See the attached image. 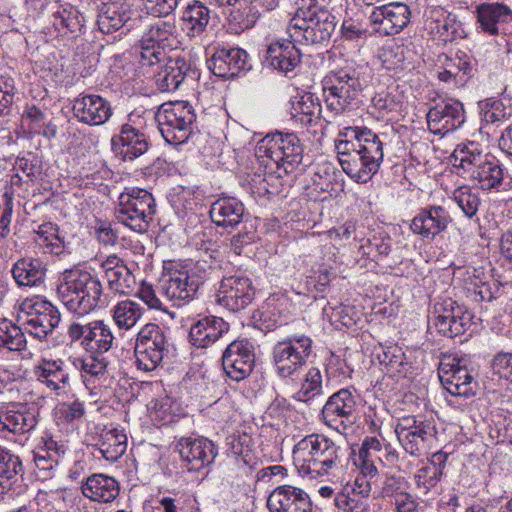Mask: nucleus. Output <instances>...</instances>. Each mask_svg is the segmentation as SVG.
<instances>
[{"label":"nucleus","instance_id":"f3484780","mask_svg":"<svg viewBox=\"0 0 512 512\" xmlns=\"http://www.w3.org/2000/svg\"><path fill=\"white\" fill-rule=\"evenodd\" d=\"M356 399L352 391L347 388L333 393L322 407L320 418L322 422L338 431H345L352 423L356 411Z\"/></svg>","mask_w":512,"mask_h":512},{"label":"nucleus","instance_id":"0eeeda50","mask_svg":"<svg viewBox=\"0 0 512 512\" xmlns=\"http://www.w3.org/2000/svg\"><path fill=\"white\" fill-rule=\"evenodd\" d=\"M58 309L40 296L24 299L19 305L17 322L34 338L43 341L59 325Z\"/></svg>","mask_w":512,"mask_h":512},{"label":"nucleus","instance_id":"c03bdc74","mask_svg":"<svg viewBox=\"0 0 512 512\" xmlns=\"http://www.w3.org/2000/svg\"><path fill=\"white\" fill-rule=\"evenodd\" d=\"M471 177L481 189L490 190L502 183L504 173L498 161L485 158L483 163L473 169Z\"/></svg>","mask_w":512,"mask_h":512},{"label":"nucleus","instance_id":"473e14b6","mask_svg":"<svg viewBox=\"0 0 512 512\" xmlns=\"http://www.w3.org/2000/svg\"><path fill=\"white\" fill-rule=\"evenodd\" d=\"M82 494L99 503H111L120 492L118 481L105 474H92L81 485Z\"/></svg>","mask_w":512,"mask_h":512},{"label":"nucleus","instance_id":"58836bf2","mask_svg":"<svg viewBox=\"0 0 512 512\" xmlns=\"http://www.w3.org/2000/svg\"><path fill=\"white\" fill-rule=\"evenodd\" d=\"M429 28L435 36L447 43L455 40L461 32V23L454 15L444 11L442 8H436L431 11Z\"/></svg>","mask_w":512,"mask_h":512},{"label":"nucleus","instance_id":"5fc2aeb1","mask_svg":"<svg viewBox=\"0 0 512 512\" xmlns=\"http://www.w3.org/2000/svg\"><path fill=\"white\" fill-rule=\"evenodd\" d=\"M454 167L462 168L472 175L473 169L483 163L487 156H483L479 151L476 152L474 144L471 143L465 149L455 150L453 153Z\"/></svg>","mask_w":512,"mask_h":512},{"label":"nucleus","instance_id":"de8ad7c7","mask_svg":"<svg viewBox=\"0 0 512 512\" xmlns=\"http://www.w3.org/2000/svg\"><path fill=\"white\" fill-rule=\"evenodd\" d=\"M480 115L486 123L496 124L512 116V105L501 98H484L478 102Z\"/></svg>","mask_w":512,"mask_h":512},{"label":"nucleus","instance_id":"c9c22d12","mask_svg":"<svg viewBox=\"0 0 512 512\" xmlns=\"http://www.w3.org/2000/svg\"><path fill=\"white\" fill-rule=\"evenodd\" d=\"M322 91L330 96H351L362 91L363 85L358 77L346 69L333 70L321 81Z\"/></svg>","mask_w":512,"mask_h":512},{"label":"nucleus","instance_id":"37998d69","mask_svg":"<svg viewBox=\"0 0 512 512\" xmlns=\"http://www.w3.org/2000/svg\"><path fill=\"white\" fill-rule=\"evenodd\" d=\"M187 35L196 37L202 34L210 20L209 9L200 1L189 4L182 15Z\"/></svg>","mask_w":512,"mask_h":512},{"label":"nucleus","instance_id":"680f3d73","mask_svg":"<svg viewBox=\"0 0 512 512\" xmlns=\"http://www.w3.org/2000/svg\"><path fill=\"white\" fill-rule=\"evenodd\" d=\"M179 0H142L146 12L154 17H166L177 8Z\"/></svg>","mask_w":512,"mask_h":512},{"label":"nucleus","instance_id":"774afa93","mask_svg":"<svg viewBox=\"0 0 512 512\" xmlns=\"http://www.w3.org/2000/svg\"><path fill=\"white\" fill-rule=\"evenodd\" d=\"M395 512H416L419 503L414 495L405 490L402 494L393 499Z\"/></svg>","mask_w":512,"mask_h":512},{"label":"nucleus","instance_id":"c756f323","mask_svg":"<svg viewBox=\"0 0 512 512\" xmlns=\"http://www.w3.org/2000/svg\"><path fill=\"white\" fill-rule=\"evenodd\" d=\"M113 150L122 156L124 161H133L148 150V142L144 133L129 124H124L120 134L111 140Z\"/></svg>","mask_w":512,"mask_h":512},{"label":"nucleus","instance_id":"9d476101","mask_svg":"<svg viewBox=\"0 0 512 512\" xmlns=\"http://www.w3.org/2000/svg\"><path fill=\"white\" fill-rule=\"evenodd\" d=\"M395 433L407 453L420 456L435 439L437 430L432 418L407 415L398 420Z\"/></svg>","mask_w":512,"mask_h":512},{"label":"nucleus","instance_id":"a878e982","mask_svg":"<svg viewBox=\"0 0 512 512\" xmlns=\"http://www.w3.org/2000/svg\"><path fill=\"white\" fill-rule=\"evenodd\" d=\"M411 11L401 2H392L373 10L370 20L376 30L385 35H393L400 32L410 21Z\"/></svg>","mask_w":512,"mask_h":512},{"label":"nucleus","instance_id":"0e129e2a","mask_svg":"<svg viewBox=\"0 0 512 512\" xmlns=\"http://www.w3.org/2000/svg\"><path fill=\"white\" fill-rule=\"evenodd\" d=\"M493 369L500 378L512 382V354H499L493 360Z\"/></svg>","mask_w":512,"mask_h":512},{"label":"nucleus","instance_id":"b1692460","mask_svg":"<svg viewBox=\"0 0 512 512\" xmlns=\"http://www.w3.org/2000/svg\"><path fill=\"white\" fill-rule=\"evenodd\" d=\"M477 24L490 35L507 34L512 24V9L504 3H482L475 10Z\"/></svg>","mask_w":512,"mask_h":512},{"label":"nucleus","instance_id":"6e6552de","mask_svg":"<svg viewBox=\"0 0 512 512\" xmlns=\"http://www.w3.org/2000/svg\"><path fill=\"white\" fill-rule=\"evenodd\" d=\"M312 339L305 334H293L277 341L272 348V365L281 378L294 376L312 353Z\"/></svg>","mask_w":512,"mask_h":512},{"label":"nucleus","instance_id":"412c9836","mask_svg":"<svg viewBox=\"0 0 512 512\" xmlns=\"http://www.w3.org/2000/svg\"><path fill=\"white\" fill-rule=\"evenodd\" d=\"M452 222L448 210L441 205H428L419 209L410 223L413 234L424 240H434L444 232Z\"/></svg>","mask_w":512,"mask_h":512},{"label":"nucleus","instance_id":"09e8293b","mask_svg":"<svg viewBox=\"0 0 512 512\" xmlns=\"http://www.w3.org/2000/svg\"><path fill=\"white\" fill-rule=\"evenodd\" d=\"M35 242L44 249L45 252L59 255L64 250V240L59 235V229L56 224L46 222L38 226L35 230Z\"/></svg>","mask_w":512,"mask_h":512},{"label":"nucleus","instance_id":"5701e85b","mask_svg":"<svg viewBox=\"0 0 512 512\" xmlns=\"http://www.w3.org/2000/svg\"><path fill=\"white\" fill-rule=\"evenodd\" d=\"M439 378L444 388L454 396L471 397L475 394L473 377L459 359L441 362Z\"/></svg>","mask_w":512,"mask_h":512},{"label":"nucleus","instance_id":"052dcab7","mask_svg":"<svg viewBox=\"0 0 512 512\" xmlns=\"http://www.w3.org/2000/svg\"><path fill=\"white\" fill-rule=\"evenodd\" d=\"M380 59L386 69H402L406 59L405 48L398 44L387 45L382 49Z\"/></svg>","mask_w":512,"mask_h":512},{"label":"nucleus","instance_id":"a18cd8bd","mask_svg":"<svg viewBox=\"0 0 512 512\" xmlns=\"http://www.w3.org/2000/svg\"><path fill=\"white\" fill-rule=\"evenodd\" d=\"M296 101L292 102L291 115L292 117L305 126H316L322 115V106L319 101H314V98H295ZM319 100V98H316Z\"/></svg>","mask_w":512,"mask_h":512},{"label":"nucleus","instance_id":"4d7b16f0","mask_svg":"<svg viewBox=\"0 0 512 512\" xmlns=\"http://www.w3.org/2000/svg\"><path fill=\"white\" fill-rule=\"evenodd\" d=\"M22 470V462L19 456L0 447V478L10 482V480L15 478Z\"/></svg>","mask_w":512,"mask_h":512},{"label":"nucleus","instance_id":"aec40b11","mask_svg":"<svg viewBox=\"0 0 512 512\" xmlns=\"http://www.w3.org/2000/svg\"><path fill=\"white\" fill-rule=\"evenodd\" d=\"M465 121L463 104L457 98H446L430 108L427 123L430 132L444 136L455 131Z\"/></svg>","mask_w":512,"mask_h":512},{"label":"nucleus","instance_id":"7c9ffc66","mask_svg":"<svg viewBox=\"0 0 512 512\" xmlns=\"http://www.w3.org/2000/svg\"><path fill=\"white\" fill-rule=\"evenodd\" d=\"M34 375L53 392L64 390L70 379L68 366L62 359H41L34 367Z\"/></svg>","mask_w":512,"mask_h":512},{"label":"nucleus","instance_id":"7ed1b4c3","mask_svg":"<svg viewBox=\"0 0 512 512\" xmlns=\"http://www.w3.org/2000/svg\"><path fill=\"white\" fill-rule=\"evenodd\" d=\"M57 296L71 313L80 316L106 308L110 302L108 295L103 294L99 278L78 268L65 270L60 275Z\"/></svg>","mask_w":512,"mask_h":512},{"label":"nucleus","instance_id":"e2e57ef3","mask_svg":"<svg viewBox=\"0 0 512 512\" xmlns=\"http://www.w3.org/2000/svg\"><path fill=\"white\" fill-rule=\"evenodd\" d=\"M409 482L401 476H386L382 485V496L394 499L402 494L405 490H409Z\"/></svg>","mask_w":512,"mask_h":512},{"label":"nucleus","instance_id":"423d86ee","mask_svg":"<svg viewBox=\"0 0 512 512\" xmlns=\"http://www.w3.org/2000/svg\"><path fill=\"white\" fill-rule=\"evenodd\" d=\"M196 119L193 106L185 100H170L161 104L156 113L159 131L170 145L185 143L192 134Z\"/></svg>","mask_w":512,"mask_h":512},{"label":"nucleus","instance_id":"13d9d810","mask_svg":"<svg viewBox=\"0 0 512 512\" xmlns=\"http://www.w3.org/2000/svg\"><path fill=\"white\" fill-rule=\"evenodd\" d=\"M380 362L387 367L389 372L394 374H405L409 366L405 354L401 348L396 346L389 347L387 351H384Z\"/></svg>","mask_w":512,"mask_h":512},{"label":"nucleus","instance_id":"cd10ccee","mask_svg":"<svg viewBox=\"0 0 512 512\" xmlns=\"http://www.w3.org/2000/svg\"><path fill=\"white\" fill-rule=\"evenodd\" d=\"M109 290L119 295L130 294L136 278L124 261L116 255L108 256L101 264Z\"/></svg>","mask_w":512,"mask_h":512},{"label":"nucleus","instance_id":"79ce46f5","mask_svg":"<svg viewBox=\"0 0 512 512\" xmlns=\"http://www.w3.org/2000/svg\"><path fill=\"white\" fill-rule=\"evenodd\" d=\"M23 326L6 317H0V348L11 352H22L27 348Z\"/></svg>","mask_w":512,"mask_h":512},{"label":"nucleus","instance_id":"ea45409f","mask_svg":"<svg viewBox=\"0 0 512 512\" xmlns=\"http://www.w3.org/2000/svg\"><path fill=\"white\" fill-rule=\"evenodd\" d=\"M99 452L108 462H116L127 449V436L117 428L104 431L99 442Z\"/></svg>","mask_w":512,"mask_h":512},{"label":"nucleus","instance_id":"39448f33","mask_svg":"<svg viewBox=\"0 0 512 512\" xmlns=\"http://www.w3.org/2000/svg\"><path fill=\"white\" fill-rule=\"evenodd\" d=\"M155 214V199L152 193L145 189L125 188L118 197L115 216L120 223L135 232H146Z\"/></svg>","mask_w":512,"mask_h":512},{"label":"nucleus","instance_id":"603ef678","mask_svg":"<svg viewBox=\"0 0 512 512\" xmlns=\"http://www.w3.org/2000/svg\"><path fill=\"white\" fill-rule=\"evenodd\" d=\"M128 19L126 12H121L118 6L112 4L103 7L97 24L102 33L109 34L122 28Z\"/></svg>","mask_w":512,"mask_h":512},{"label":"nucleus","instance_id":"bf43d9fd","mask_svg":"<svg viewBox=\"0 0 512 512\" xmlns=\"http://www.w3.org/2000/svg\"><path fill=\"white\" fill-rule=\"evenodd\" d=\"M454 200L465 216L472 218L478 211L479 197L468 187H461L454 192Z\"/></svg>","mask_w":512,"mask_h":512},{"label":"nucleus","instance_id":"dca6fc26","mask_svg":"<svg viewBox=\"0 0 512 512\" xmlns=\"http://www.w3.org/2000/svg\"><path fill=\"white\" fill-rule=\"evenodd\" d=\"M432 321L440 334L453 338L470 327L472 315L465 307L448 298L434 305Z\"/></svg>","mask_w":512,"mask_h":512},{"label":"nucleus","instance_id":"20e7f679","mask_svg":"<svg viewBox=\"0 0 512 512\" xmlns=\"http://www.w3.org/2000/svg\"><path fill=\"white\" fill-rule=\"evenodd\" d=\"M328 2L329 0H302V5L286 27L294 42L316 45L329 41L336 22L327 9Z\"/></svg>","mask_w":512,"mask_h":512},{"label":"nucleus","instance_id":"69168bd1","mask_svg":"<svg viewBox=\"0 0 512 512\" xmlns=\"http://www.w3.org/2000/svg\"><path fill=\"white\" fill-rule=\"evenodd\" d=\"M499 291V287L495 282H479L474 284V299L476 301H492L497 298V292Z\"/></svg>","mask_w":512,"mask_h":512},{"label":"nucleus","instance_id":"1a4fd4ad","mask_svg":"<svg viewBox=\"0 0 512 512\" xmlns=\"http://www.w3.org/2000/svg\"><path fill=\"white\" fill-rule=\"evenodd\" d=\"M138 369L155 370L169 353V342L165 331L158 324L147 323L138 332L134 347Z\"/></svg>","mask_w":512,"mask_h":512},{"label":"nucleus","instance_id":"338daca9","mask_svg":"<svg viewBox=\"0 0 512 512\" xmlns=\"http://www.w3.org/2000/svg\"><path fill=\"white\" fill-rule=\"evenodd\" d=\"M445 65L452 66V71L468 75L472 71V65L469 56L464 52H457L454 58L445 57Z\"/></svg>","mask_w":512,"mask_h":512},{"label":"nucleus","instance_id":"f8f14e48","mask_svg":"<svg viewBox=\"0 0 512 512\" xmlns=\"http://www.w3.org/2000/svg\"><path fill=\"white\" fill-rule=\"evenodd\" d=\"M71 342H79L88 353H107L114 344V334L104 320H93L85 324L73 322L67 330Z\"/></svg>","mask_w":512,"mask_h":512},{"label":"nucleus","instance_id":"e433bc0d","mask_svg":"<svg viewBox=\"0 0 512 512\" xmlns=\"http://www.w3.org/2000/svg\"><path fill=\"white\" fill-rule=\"evenodd\" d=\"M371 493V484L367 477L359 475L355 478L353 484H346L335 496V505L344 512H362L363 502L356 499V496L362 498L369 497Z\"/></svg>","mask_w":512,"mask_h":512},{"label":"nucleus","instance_id":"2f4dec72","mask_svg":"<svg viewBox=\"0 0 512 512\" xmlns=\"http://www.w3.org/2000/svg\"><path fill=\"white\" fill-rule=\"evenodd\" d=\"M152 73H157V86L162 93L174 92L185 79L190 65L185 59L177 57L167 59L164 63L154 65Z\"/></svg>","mask_w":512,"mask_h":512},{"label":"nucleus","instance_id":"8fccbe9b","mask_svg":"<svg viewBox=\"0 0 512 512\" xmlns=\"http://www.w3.org/2000/svg\"><path fill=\"white\" fill-rule=\"evenodd\" d=\"M323 393V378L318 367H310L306 372L299 390L293 398L301 402H309Z\"/></svg>","mask_w":512,"mask_h":512},{"label":"nucleus","instance_id":"4be33fe9","mask_svg":"<svg viewBox=\"0 0 512 512\" xmlns=\"http://www.w3.org/2000/svg\"><path fill=\"white\" fill-rule=\"evenodd\" d=\"M270 512H312L313 505L308 493L293 485L277 486L267 498Z\"/></svg>","mask_w":512,"mask_h":512},{"label":"nucleus","instance_id":"49530a36","mask_svg":"<svg viewBox=\"0 0 512 512\" xmlns=\"http://www.w3.org/2000/svg\"><path fill=\"white\" fill-rule=\"evenodd\" d=\"M448 459V453L438 451L432 455L429 464L418 471L416 475V483L420 485L422 482L426 489L434 487L443 476Z\"/></svg>","mask_w":512,"mask_h":512},{"label":"nucleus","instance_id":"2eb2a0df","mask_svg":"<svg viewBox=\"0 0 512 512\" xmlns=\"http://www.w3.org/2000/svg\"><path fill=\"white\" fill-rule=\"evenodd\" d=\"M255 288L249 277L235 274L224 277L216 293L217 303L231 312H238L250 305Z\"/></svg>","mask_w":512,"mask_h":512},{"label":"nucleus","instance_id":"72a5a7b5","mask_svg":"<svg viewBox=\"0 0 512 512\" xmlns=\"http://www.w3.org/2000/svg\"><path fill=\"white\" fill-rule=\"evenodd\" d=\"M244 205L235 197H221L210 207V218L218 227L233 229L239 225L244 216Z\"/></svg>","mask_w":512,"mask_h":512},{"label":"nucleus","instance_id":"a211bd4d","mask_svg":"<svg viewBox=\"0 0 512 512\" xmlns=\"http://www.w3.org/2000/svg\"><path fill=\"white\" fill-rule=\"evenodd\" d=\"M254 364V345L247 339L231 342L223 352V370L234 381L239 382L248 377L254 368Z\"/></svg>","mask_w":512,"mask_h":512},{"label":"nucleus","instance_id":"4468645a","mask_svg":"<svg viewBox=\"0 0 512 512\" xmlns=\"http://www.w3.org/2000/svg\"><path fill=\"white\" fill-rule=\"evenodd\" d=\"M266 141L267 156L286 174L302 162L303 146L295 133L276 132L267 136Z\"/></svg>","mask_w":512,"mask_h":512},{"label":"nucleus","instance_id":"f704fd0d","mask_svg":"<svg viewBox=\"0 0 512 512\" xmlns=\"http://www.w3.org/2000/svg\"><path fill=\"white\" fill-rule=\"evenodd\" d=\"M72 110L79 121L89 125H101L111 116V106L104 98H75Z\"/></svg>","mask_w":512,"mask_h":512},{"label":"nucleus","instance_id":"ddd939ff","mask_svg":"<svg viewBox=\"0 0 512 512\" xmlns=\"http://www.w3.org/2000/svg\"><path fill=\"white\" fill-rule=\"evenodd\" d=\"M174 21L158 20L144 32L141 38L140 64L142 67H153L164 63L167 59L166 42L174 36Z\"/></svg>","mask_w":512,"mask_h":512},{"label":"nucleus","instance_id":"f03ea898","mask_svg":"<svg viewBox=\"0 0 512 512\" xmlns=\"http://www.w3.org/2000/svg\"><path fill=\"white\" fill-rule=\"evenodd\" d=\"M345 452L326 435L313 433L295 444L293 459L303 476L315 479L340 471L344 466Z\"/></svg>","mask_w":512,"mask_h":512},{"label":"nucleus","instance_id":"a19ab883","mask_svg":"<svg viewBox=\"0 0 512 512\" xmlns=\"http://www.w3.org/2000/svg\"><path fill=\"white\" fill-rule=\"evenodd\" d=\"M144 309L135 301L126 299L118 302L110 311L112 319L120 330L128 331L142 318Z\"/></svg>","mask_w":512,"mask_h":512},{"label":"nucleus","instance_id":"bb28decb","mask_svg":"<svg viewBox=\"0 0 512 512\" xmlns=\"http://www.w3.org/2000/svg\"><path fill=\"white\" fill-rule=\"evenodd\" d=\"M296 43L291 38L272 42L267 47L264 64L285 75L292 72L301 61V53Z\"/></svg>","mask_w":512,"mask_h":512},{"label":"nucleus","instance_id":"f257e3e1","mask_svg":"<svg viewBox=\"0 0 512 512\" xmlns=\"http://www.w3.org/2000/svg\"><path fill=\"white\" fill-rule=\"evenodd\" d=\"M343 171L357 183H367L379 170L383 159V143L371 129L347 126L335 140Z\"/></svg>","mask_w":512,"mask_h":512},{"label":"nucleus","instance_id":"9b49d317","mask_svg":"<svg viewBox=\"0 0 512 512\" xmlns=\"http://www.w3.org/2000/svg\"><path fill=\"white\" fill-rule=\"evenodd\" d=\"M205 271L196 263L189 270H176L161 280V293L175 307L191 302L203 284Z\"/></svg>","mask_w":512,"mask_h":512},{"label":"nucleus","instance_id":"3c124183","mask_svg":"<svg viewBox=\"0 0 512 512\" xmlns=\"http://www.w3.org/2000/svg\"><path fill=\"white\" fill-rule=\"evenodd\" d=\"M7 434L23 435L33 430L37 425L34 413L30 411H4Z\"/></svg>","mask_w":512,"mask_h":512},{"label":"nucleus","instance_id":"393cba45","mask_svg":"<svg viewBox=\"0 0 512 512\" xmlns=\"http://www.w3.org/2000/svg\"><path fill=\"white\" fill-rule=\"evenodd\" d=\"M207 65L215 76L221 78L236 77L251 67L247 52L241 48L218 49L207 61Z\"/></svg>","mask_w":512,"mask_h":512},{"label":"nucleus","instance_id":"c85d7f7f","mask_svg":"<svg viewBox=\"0 0 512 512\" xmlns=\"http://www.w3.org/2000/svg\"><path fill=\"white\" fill-rule=\"evenodd\" d=\"M229 331V324L220 317L205 316L195 322L189 331L190 343L198 348L214 344Z\"/></svg>","mask_w":512,"mask_h":512},{"label":"nucleus","instance_id":"6e6d98bb","mask_svg":"<svg viewBox=\"0 0 512 512\" xmlns=\"http://www.w3.org/2000/svg\"><path fill=\"white\" fill-rule=\"evenodd\" d=\"M80 364L81 370L84 373V377L90 376L97 378L103 376L108 367V360L104 353L89 354L84 359H76L74 364Z\"/></svg>","mask_w":512,"mask_h":512},{"label":"nucleus","instance_id":"4c0bfd02","mask_svg":"<svg viewBox=\"0 0 512 512\" xmlns=\"http://www.w3.org/2000/svg\"><path fill=\"white\" fill-rule=\"evenodd\" d=\"M12 276L19 286L37 287L44 283L46 266L37 258H21L12 267Z\"/></svg>","mask_w":512,"mask_h":512},{"label":"nucleus","instance_id":"6ab92c4d","mask_svg":"<svg viewBox=\"0 0 512 512\" xmlns=\"http://www.w3.org/2000/svg\"><path fill=\"white\" fill-rule=\"evenodd\" d=\"M180 457L188 471H200L214 463L218 450L205 437H182L176 444Z\"/></svg>","mask_w":512,"mask_h":512},{"label":"nucleus","instance_id":"864d4df0","mask_svg":"<svg viewBox=\"0 0 512 512\" xmlns=\"http://www.w3.org/2000/svg\"><path fill=\"white\" fill-rule=\"evenodd\" d=\"M389 449V445L383 444L376 437H366L359 449L358 460L382 464L383 457L389 455Z\"/></svg>","mask_w":512,"mask_h":512}]
</instances>
